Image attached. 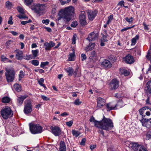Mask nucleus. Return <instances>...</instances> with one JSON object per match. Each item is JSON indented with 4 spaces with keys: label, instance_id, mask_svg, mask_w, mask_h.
<instances>
[{
    "label": "nucleus",
    "instance_id": "obj_35",
    "mask_svg": "<svg viewBox=\"0 0 151 151\" xmlns=\"http://www.w3.org/2000/svg\"><path fill=\"white\" fill-rule=\"evenodd\" d=\"M32 52L33 56L35 57V58L38 55V53L39 52V50L37 49L34 50H32Z\"/></svg>",
    "mask_w": 151,
    "mask_h": 151
},
{
    "label": "nucleus",
    "instance_id": "obj_23",
    "mask_svg": "<svg viewBox=\"0 0 151 151\" xmlns=\"http://www.w3.org/2000/svg\"><path fill=\"white\" fill-rule=\"evenodd\" d=\"M97 38V36L94 32H91L87 38L89 41H93Z\"/></svg>",
    "mask_w": 151,
    "mask_h": 151
},
{
    "label": "nucleus",
    "instance_id": "obj_27",
    "mask_svg": "<svg viewBox=\"0 0 151 151\" xmlns=\"http://www.w3.org/2000/svg\"><path fill=\"white\" fill-rule=\"evenodd\" d=\"M124 104L122 100L118 101L116 104H115V105L116 106V109L117 108H120L124 105Z\"/></svg>",
    "mask_w": 151,
    "mask_h": 151
},
{
    "label": "nucleus",
    "instance_id": "obj_49",
    "mask_svg": "<svg viewBox=\"0 0 151 151\" xmlns=\"http://www.w3.org/2000/svg\"><path fill=\"white\" fill-rule=\"evenodd\" d=\"M5 5L6 7L9 8L12 6V4L10 1H7L6 2Z\"/></svg>",
    "mask_w": 151,
    "mask_h": 151
},
{
    "label": "nucleus",
    "instance_id": "obj_38",
    "mask_svg": "<svg viewBox=\"0 0 151 151\" xmlns=\"http://www.w3.org/2000/svg\"><path fill=\"white\" fill-rule=\"evenodd\" d=\"M31 63L35 66H38L39 64V61L36 60H34L31 61Z\"/></svg>",
    "mask_w": 151,
    "mask_h": 151
},
{
    "label": "nucleus",
    "instance_id": "obj_19",
    "mask_svg": "<svg viewBox=\"0 0 151 151\" xmlns=\"http://www.w3.org/2000/svg\"><path fill=\"white\" fill-rule=\"evenodd\" d=\"M106 106L107 111H109L112 110L116 109L115 104H114L110 102L107 103L106 104Z\"/></svg>",
    "mask_w": 151,
    "mask_h": 151
},
{
    "label": "nucleus",
    "instance_id": "obj_5",
    "mask_svg": "<svg viewBox=\"0 0 151 151\" xmlns=\"http://www.w3.org/2000/svg\"><path fill=\"white\" fill-rule=\"evenodd\" d=\"M5 76L8 82H11L13 81L15 75V72L12 68H6Z\"/></svg>",
    "mask_w": 151,
    "mask_h": 151
},
{
    "label": "nucleus",
    "instance_id": "obj_43",
    "mask_svg": "<svg viewBox=\"0 0 151 151\" xmlns=\"http://www.w3.org/2000/svg\"><path fill=\"white\" fill-rule=\"evenodd\" d=\"M134 25H133L132 26L129 27H127L126 28H125L123 29H122L121 30V31L122 32H123L124 31H126L128 29H130L132 28H133L134 27Z\"/></svg>",
    "mask_w": 151,
    "mask_h": 151
},
{
    "label": "nucleus",
    "instance_id": "obj_32",
    "mask_svg": "<svg viewBox=\"0 0 151 151\" xmlns=\"http://www.w3.org/2000/svg\"><path fill=\"white\" fill-rule=\"evenodd\" d=\"M72 134L73 136H75L76 137H78L80 134L81 132L75 130H73L72 131Z\"/></svg>",
    "mask_w": 151,
    "mask_h": 151
},
{
    "label": "nucleus",
    "instance_id": "obj_28",
    "mask_svg": "<svg viewBox=\"0 0 151 151\" xmlns=\"http://www.w3.org/2000/svg\"><path fill=\"white\" fill-rule=\"evenodd\" d=\"M119 72L121 74H123L125 76H127L129 74V72L128 71L123 69H120Z\"/></svg>",
    "mask_w": 151,
    "mask_h": 151
},
{
    "label": "nucleus",
    "instance_id": "obj_63",
    "mask_svg": "<svg viewBox=\"0 0 151 151\" xmlns=\"http://www.w3.org/2000/svg\"><path fill=\"white\" fill-rule=\"evenodd\" d=\"M13 42V41L12 40H9L8 41H7L6 42V44L7 45H9L10 44L12 43Z\"/></svg>",
    "mask_w": 151,
    "mask_h": 151
},
{
    "label": "nucleus",
    "instance_id": "obj_24",
    "mask_svg": "<svg viewBox=\"0 0 151 151\" xmlns=\"http://www.w3.org/2000/svg\"><path fill=\"white\" fill-rule=\"evenodd\" d=\"M95 45V44L94 43L91 42L85 48V50L87 52L92 50L94 49Z\"/></svg>",
    "mask_w": 151,
    "mask_h": 151
},
{
    "label": "nucleus",
    "instance_id": "obj_25",
    "mask_svg": "<svg viewBox=\"0 0 151 151\" xmlns=\"http://www.w3.org/2000/svg\"><path fill=\"white\" fill-rule=\"evenodd\" d=\"M59 150L60 151H66V146L64 142L61 141L60 142Z\"/></svg>",
    "mask_w": 151,
    "mask_h": 151
},
{
    "label": "nucleus",
    "instance_id": "obj_18",
    "mask_svg": "<svg viewBox=\"0 0 151 151\" xmlns=\"http://www.w3.org/2000/svg\"><path fill=\"white\" fill-rule=\"evenodd\" d=\"M111 64L107 60L105 59L101 63V65L102 67L106 68H109L111 67Z\"/></svg>",
    "mask_w": 151,
    "mask_h": 151
},
{
    "label": "nucleus",
    "instance_id": "obj_33",
    "mask_svg": "<svg viewBox=\"0 0 151 151\" xmlns=\"http://www.w3.org/2000/svg\"><path fill=\"white\" fill-rule=\"evenodd\" d=\"M14 87L15 90L18 92H19L21 90L20 86L18 84H16L14 85Z\"/></svg>",
    "mask_w": 151,
    "mask_h": 151
},
{
    "label": "nucleus",
    "instance_id": "obj_30",
    "mask_svg": "<svg viewBox=\"0 0 151 151\" xmlns=\"http://www.w3.org/2000/svg\"><path fill=\"white\" fill-rule=\"evenodd\" d=\"M139 39V36L138 35H136L131 40L132 45H134L137 42V40Z\"/></svg>",
    "mask_w": 151,
    "mask_h": 151
},
{
    "label": "nucleus",
    "instance_id": "obj_55",
    "mask_svg": "<svg viewBox=\"0 0 151 151\" xmlns=\"http://www.w3.org/2000/svg\"><path fill=\"white\" fill-rule=\"evenodd\" d=\"M12 16H11L9 18V20L8 22V23L9 24H12L13 23V22L12 21Z\"/></svg>",
    "mask_w": 151,
    "mask_h": 151
},
{
    "label": "nucleus",
    "instance_id": "obj_16",
    "mask_svg": "<svg viewBox=\"0 0 151 151\" xmlns=\"http://www.w3.org/2000/svg\"><path fill=\"white\" fill-rule=\"evenodd\" d=\"M145 91L148 96L151 94V80L148 81L146 83Z\"/></svg>",
    "mask_w": 151,
    "mask_h": 151
},
{
    "label": "nucleus",
    "instance_id": "obj_48",
    "mask_svg": "<svg viewBox=\"0 0 151 151\" xmlns=\"http://www.w3.org/2000/svg\"><path fill=\"white\" fill-rule=\"evenodd\" d=\"M81 58L82 61H83L86 59L87 57L85 54L82 53L81 55Z\"/></svg>",
    "mask_w": 151,
    "mask_h": 151
},
{
    "label": "nucleus",
    "instance_id": "obj_60",
    "mask_svg": "<svg viewBox=\"0 0 151 151\" xmlns=\"http://www.w3.org/2000/svg\"><path fill=\"white\" fill-rule=\"evenodd\" d=\"M78 69L79 68L78 67H77L76 68L75 71L73 73V74H74L75 77L76 76H77V75L78 74Z\"/></svg>",
    "mask_w": 151,
    "mask_h": 151
},
{
    "label": "nucleus",
    "instance_id": "obj_46",
    "mask_svg": "<svg viewBox=\"0 0 151 151\" xmlns=\"http://www.w3.org/2000/svg\"><path fill=\"white\" fill-rule=\"evenodd\" d=\"M125 20L129 23H131L133 21V18L131 17L129 19L128 17H126L125 18Z\"/></svg>",
    "mask_w": 151,
    "mask_h": 151
},
{
    "label": "nucleus",
    "instance_id": "obj_34",
    "mask_svg": "<svg viewBox=\"0 0 151 151\" xmlns=\"http://www.w3.org/2000/svg\"><path fill=\"white\" fill-rule=\"evenodd\" d=\"M145 116H143V115L139 114L137 116V118L139 121H140L142 123V122L145 119Z\"/></svg>",
    "mask_w": 151,
    "mask_h": 151
},
{
    "label": "nucleus",
    "instance_id": "obj_15",
    "mask_svg": "<svg viewBox=\"0 0 151 151\" xmlns=\"http://www.w3.org/2000/svg\"><path fill=\"white\" fill-rule=\"evenodd\" d=\"M106 100L104 99L99 97L97 99V106L99 108H102L105 104Z\"/></svg>",
    "mask_w": 151,
    "mask_h": 151
},
{
    "label": "nucleus",
    "instance_id": "obj_21",
    "mask_svg": "<svg viewBox=\"0 0 151 151\" xmlns=\"http://www.w3.org/2000/svg\"><path fill=\"white\" fill-rule=\"evenodd\" d=\"M15 52L17 53L16 55V59L18 60H21L23 57V52L18 49L15 50Z\"/></svg>",
    "mask_w": 151,
    "mask_h": 151
},
{
    "label": "nucleus",
    "instance_id": "obj_41",
    "mask_svg": "<svg viewBox=\"0 0 151 151\" xmlns=\"http://www.w3.org/2000/svg\"><path fill=\"white\" fill-rule=\"evenodd\" d=\"M146 107H144L141 108L139 110V114L143 115L144 112V110L146 109Z\"/></svg>",
    "mask_w": 151,
    "mask_h": 151
},
{
    "label": "nucleus",
    "instance_id": "obj_2",
    "mask_svg": "<svg viewBox=\"0 0 151 151\" xmlns=\"http://www.w3.org/2000/svg\"><path fill=\"white\" fill-rule=\"evenodd\" d=\"M62 12L61 18L65 19L67 21H69L74 15V9L72 6L68 7L63 10Z\"/></svg>",
    "mask_w": 151,
    "mask_h": 151
},
{
    "label": "nucleus",
    "instance_id": "obj_51",
    "mask_svg": "<svg viewBox=\"0 0 151 151\" xmlns=\"http://www.w3.org/2000/svg\"><path fill=\"white\" fill-rule=\"evenodd\" d=\"M108 36V35H103L102 36V39L104 42H107L108 41L107 38V36Z\"/></svg>",
    "mask_w": 151,
    "mask_h": 151
},
{
    "label": "nucleus",
    "instance_id": "obj_40",
    "mask_svg": "<svg viewBox=\"0 0 151 151\" xmlns=\"http://www.w3.org/2000/svg\"><path fill=\"white\" fill-rule=\"evenodd\" d=\"M143 25L144 26V29L145 30H148L150 29L148 27L149 25H147L145 22L143 23Z\"/></svg>",
    "mask_w": 151,
    "mask_h": 151
},
{
    "label": "nucleus",
    "instance_id": "obj_14",
    "mask_svg": "<svg viewBox=\"0 0 151 151\" xmlns=\"http://www.w3.org/2000/svg\"><path fill=\"white\" fill-rule=\"evenodd\" d=\"M87 14L89 19L92 21L96 16L97 12L95 10H88Z\"/></svg>",
    "mask_w": 151,
    "mask_h": 151
},
{
    "label": "nucleus",
    "instance_id": "obj_29",
    "mask_svg": "<svg viewBox=\"0 0 151 151\" xmlns=\"http://www.w3.org/2000/svg\"><path fill=\"white\" fill-rule=\"evenodd\" d=\"M66 72L68 73V75L71 76L73 73V70L71 68H67L66 69Z\"/></svg>",
    "mask_w": 151,
    "mask_h": 151
},
{
    "label": "nucleus",
    "instance_id": "obj_58",
    "mask_svg": "<svg viewBox=\"0 0 151 151\" xmlns=\"http://www.w3.org/2000/svg\"><path fill=\"white\" fill-rule=\"evenodd\" d=\"M86 142V139L85 138H83L80 142V145H84L85 143Z\"/></svg>",
    "mask_w": 151,
    "mask_h": 151
},
{
    "label": "nucleus",
    "instance_id": "obj_37",
    "mask_svg": "<svg viewBox=\"0 0 151 151\" xmlns=\"http://www.w3.org/2000/svg\"><path fill=\"white\" fill-rule=\"evenodd\" d=\"M25 75L24 73L21 70L19 74V81H20L24 77Z\"/></svg>",
    "mask_w": 151,
    "mask_h": 151
},
{
    "label": "nucleus",
    "instance_id": "obj_10",
    "mask_svg": "<svg viewBox=\"0 0 151 151\" xmlns=\"http://www.w3.org/2000/svg\"><path fill=\"white\" fill-rule=\"evenodd\" d=\"M79 22L82 26H84L87 24L86 17L84 12H81L79 17Z\"/></svg>",
    "mask_w": 151,
    "mask_h": 151
},
{
    "label": "nucleus",
    "instance_id": "obj_9",
    "mask_svg": "<svg viewBox=\"0 0 151 151\" xmlns=\"http://www.w3.org/2000/svg\"><path fill=\"white\" fill-rule=\"evenodd\" d=\"M119 86V81L116 79H114L111 81L110 82L109 85V87L111 90H114L117 89Z\"/></svg>",
    "mask_w": 151,
    "mask_h": 151
},
{
    "label": "nucleus",
    "instance_id": "obj_62",
    "mask_svg": "<svg viewBox=\"0 0 151 151\" xmlns=\"http://www.w3.org/2000/svg\"><path fill=\"white\" fill-rule=\"evenodd\" d=\"M124 2L123 1H121L118 4V5L120 6L121 7H122L123 6H124Z\"/></svg>",
    "mask_w": 151,
    "mask_h": 151
},
{
    "label": "nucleus",
    "instance_id": "obj_17",
    "mask_svg": "<svg viewBox=\"0 0 151 151\" xmlns=\"http://www.w3.org/2000/svg\"><path fill=\"white\" fill-rule=\"evenodd\" d=\"M142 125L143 126L147 128L151 127V118L150 119H145L142 122Z\"/></svg>",
    "mask_w": 151,
    "mask_h": 151
},
{
    "label": "nucleus",
    "instance_id": "obj_36",
    "mask_svg": "<svg viewBox=\"0 0 151 151\" xmlns=\"http://www.w3.org/2000/svg\"><path fill=\"white\" fill-rule=\"evenodd\" d=\"M49 64V62L47 61L45 62H41L40 64V67L43 68H44L45 66Z\"/></svg>",
    "mask_w": 151,
    "mask_h": 151
},
{
    "label": "nucleus",
    "instance_id": "obj_6",
    "mask_svg": "<svg viewBox=\"0 0 151 151\" xmlns=\"http://www.w3.org/2000/svg\"><path fill=\"white\" fill-rule=\"evenodd\" d=\"M24 107L23 111L26 114L31 112L32 111V106L30 99L26 100L24 102Z\"/></svg>",
    "mask_w": 151,
    "mask_h": 151
},
{
    "label": "nucleus",
    "instance_id": "obj_31",
    "mask_svg": "<svg viewBox=\"0 0 151 151\" xmlns=\"http://www.w3.org/2000/svg\"><path fill=\"white\" fill-rule=\"evenodd\" d=\"M10 100V99L7 96L4 97L2 99V102L4 103H8Z\"/></svg>",
    "mask_w": 151,
    "mask_h": 151
},
{
    "label": "nucleus",
    "instance_id": "obj_7",
    "mask_svg": "<svg viewBox=\"0 0 151 151\" xmlns=\"http://www.w3.org/2000/svg\"><path fill=\"white\" fill-rule=\"evenodd\" d=\"M126 142L130 144L129 147H131L134 151H148L144 146L139 145L137 143H131L129 141H127Z\"/></svg>",
    "mask_w": 151,
    "mask_h": 151
},
{
    "label": "nucleus",
    "instance_id": "obj_11",
    "mask_svg": "<svg viewBox=\"0 0 151 151\" xmlns=\"http://www.w3.org/2000/svg\"><path fill=\"white\" fill-rule=\"evenodd\" d=\"M50 130L52 133L55 136H59L61 134V130L60 128L57 126H51Z\"/></svg>",
    "mask_w": 151,
    "mask_h": 151
},
{
    "label": "nucleus",
    "instance_id": "obj_54",
    "mask_svg": "<svg viewBox=\"0 0 151 151\" xmlns=\"http://www.w3.org/2000/svg\"><path fill=\"white\" fill-rule=\"evenodd\" d=\"M73 124V121L72 120H71L66 122V125L69 127H70Z\"/></svg>",
    "mask_w": 151,
    "mask_h": 151
},
{
    "label": "nucleus",
    "instance_id": "obj_64",
    "mask_svg": "<svg viewBox=\"0 0 151 151\" xmlns=\"http://www.w3.org/2000/svg\"><path fill=\"white\" fill-rule=\"evenodd\" d=\"M96 145H91L90 146V149L91 150H93L94 148H95L96 147Z\"/></svg>",
    "mask_w": 151,
    "mask_h": 151
},
{
    "label": "nucleus",
    "instance_id": "obj_52",
    "mask_svg": "<svg viewBox=\"0 0 151 151\" xmlns=\"http://www.w3.org/2000/svg\"><path fill=\"white\" fill-rule=\"evenodd\" d=\"M49 22V20L48 19H43L42 21V23L46 25H47Z\"/></svg>",
    "mask_w": 151,
    "mask_h": 151
},
{
    "label": "nucleus",
    "instance_id": "obj_53",
    "mask_svg": "<svg viewBox=\"0 0 151 151\" xmlns=\"http://www.w3.org/2000/svg\"><path fill=\"white\" fill-rule=\"evenodd\" d=\"M78 25L77 22L76 21L73 22L71 24V26L73 27H75Z\"/></svg>",
    "mask_w": 151,
    "mask_h": 151
},
{
    "label": "nucleus",
    "instance_id": "obj_59",
    "mask_svg": "<svg viewBox=\"0 0 151 151\" xmlns=\"http://www.w3.org/2000/svg\"><path fill=\"white\" fill-rule=\"evenodd\" d=\"M76 42V37L74 35L72 39V43L73 44H75Z\"/></svg>",
    "mask_w": 151,
    "mask_h": 151
},
{
    "label": "nucleus",
    "instance_id": "obj_1",
    "mask_svg": "<svg viewBox=\"0 0 151 151\" xmlns=\"http://www.w3.org/2000/svg\"><path fill=\"white\" fill-rule=\"evenodd\" d=\"M94 123L95 127L106 131L111 130L114 126L112 121L109 118H106L104 115L101 121H96Z\"/></svg>",
    "mask_w": 151,
    "mask_h": 151
},
{
    "label": "nucleus",
    "instance_id": "obj_56",
    "mask_svg": "<svg viewBox=\"0 0 151 151\" xmlns=\"http://www.w3.org/2000/svg\"><path fill=\"white\" fill-rule=\"evenodd\" d=\"M41 98L44 101H47L50 100L49 98H47L46 96L44 95H41Z\"/></svg>",
    "mask_w": 151,
    "mask_h": 151
},
{
    "label": "nucleus",
    "instance_id": "obj_8",
    "mask_svg": "<svg viewBox=\"0 0 151 151\" xmlns=\"http://www.w3.org/2000/svg\"><path fill=\"white\" fill-rule=\"evenodd\" d=\"M46 8L45 4H38L32 6L31 9L37 14H40Z\"/></svg>",
    "mask_w": 151,
    "mask_h": 151
},
{
    "label": "nucleus",
    "instance_id": "obj_42",
    "mask_svg": "<svg viewBox=\"0 0 151 151\" xmlns=\"http://www.w3.org/2000/svg\"><path fill=\"white\" fill-rule=\"evenodd\" d=\"M60 1L61 4L64 5L69 2L70 1V0H60Z\"/></svg>",
    "mask_w": 151,
    "mask_h": 151
},
{
    "label": "nucleus",
    "instance_id": "obj_22",
    "mask_svg": "<svg viewBox=\"0 0 151 151\" xmlns=\"http://www.w3.org/2000/svg\"><path fill=\"white\" fill-rule=\"evenodd\" d=\"M97 59L96 53L94 51H92L90 52L89 59L91 62L95 61Z\"/></svg>",
    "mask_w": 151,
    "mask_h": 151
},
{
    "label": "nucleus",
    "instance_id": "obj_20",
    "mask_svg": "<svg viewBox=\"0 0 151 151\" xmlns=\"http://www.w3.org/2000/svg\"><path fill=\"white\" fill-rule=\"evenodd\" d=\"M28 97L27 95L21 96L18 97L17 99V102L19 105H21L23 103L24 100Z\"/></svg>",
    "mask_w": 151,
    "mask_h": 151
},
{
    "label": "nucleus",
    "instance_id": "obj_3",
    "mask_svg": "<svg viewBox=\"0 0 151 151\" xmlns=\"http://www.w3.org/2000/svg\"><path fill=\"white\" fill-rule=\"evenodd\" d=\"M1 114L2 118L5 119H7L12 116L13 111L11 108L8 106L4 107L1 111Z\"/></svg>",
    "mask_w": 151,
    "mask_h": 151
},
{
    "label": "nucleus",
    "instance_id": "obj_45",
    "mask_svg": "<svg viewBox=\"0 0 151 151\" xmlns=\"http://www.w3.org/2000/svg\"><path fill=\"white\" fill-rule=\"evenodd\" d=\"M24 59L27 60H29L32 59V55H26L24 57Z\"/></svg>",
    "mask_w": 151,
    "mask_h": 151
},
{
    "label": "nucleus",
    "instance_id": "obj_13",
    "mask_svg": "<svg viewBox=\"0 0 151 151\" xmlns=\"http://www.w3.org/2000/svg\"><path fill=\"white\" fill-rule=\"evenodd\" d=\"M55 44L52 41H50L49 42H45L44 45V47L46 50H50L51 48L53 47Z\"/></svg>",
    "mask_w": 151,
    "mask_h": 151
},
{
    "label": "nucleus",
    "instance_id": "obj_39",
    "mask_svg": "<svg viewBox=\"0 0 151 151\" xmlns=\"http://www.w3.org/2000/svg\"><path fill=\"white\" fill-rule=\"evenodd\" d=\"M33 0H25L24 3L27 6H29L33 2Z\"/></svg>",
    "mask_w": 151,
    "mask_h": 151
},
{
    "label": "nucleus",
    "instance_id": "obj_4",
    "mask_svg": "<svg viewBox=\"0 0 151 151\" xmlns=\"http://www.w3.org/2000/svg\"><path fill=\"white\" fill-rule=\"evenodd\" d=\"M29 127L30 132L32 134L40 133L42 131V128L38 124L30 123L29 124Z\"/></svg>",
    "mask_w": 151,
    "mask_h": 151
},
{
    "label": "nucleus",
    "instance_id": "obj_57",
    "mask_svg": "<svg viewBox=\"0 0 151 151\" xmlns=\"http://www.w3.org/2000/svg\"><path fill=\"white\" fill-rule=\"evenodd\" d=\"M44 79L43 78H41L40 79V80L38 81V83L40 86L43 84V83L44 82Z\"/></svg>",
    "mask_w": 151,
    "mask_h": 151
},
{
    "label": "nucleus",
    "instance_id": "obj_50",
    "mask_svg": "<svg viewBox=\"0 0 151 151\" xmlns=\"http://www.w3.org/2000/svg\"><path fill=\"white\" fill-rule=\"evenodd\" d=\"M146 57L148 60H151V53L147 52Z\"/></svg>",
    "mask_w": 151,
    "mask_h": 151
},
{
    "label": "nucleus",
    "instance_id": "obj_47",
    "mask_svg": "<svg viewBox=\"0 0 151 151\" xmlns=\"http://www.w3.org/2000/svg\"><path fill=\"white\" fill-rule=\"evenodd\" d=\"M74 103L76 105H79L81 103V102L80 101L79 99H77L75 100Z\"/></svg>",
    "mask_w": 151,
    "mask_h": 151
},
{
    "label": "nucleus",
    "instance_id": "obj_26",
    "mask_svg": "<svg viewBox=\"0 0 151 151\" xmlns=\"http://www.w3.org/2000/svg\"><path fill=\"white\" fill-rule=\"evenodd\" d=\"M72 53H70L69 55L68 60L70 61H73L75 60V50L74 49L72 50Z\"/></svg>",
    "mask_w": 151,
    "mask_h": 151
},
{
    "label": "nucleus",
    "instance_id": "obj_44",
    "mask_svg": "<svg viewBox=\"0 0 151 151\" xmlns=\"http://www.w3.org/2000/svg\"><path fill=\"white\" fill-rule=\"evenodd\" d=\"M17 10L21 14H24V11L23 9L20 6L18 7L17 8Z\"/></svg>",
    "mask_w": 151,
    "mask_h": 151
},
{
    "label": "nucleus",
    "instance_id": "obj_61",
    "mask_svg": "<svg viewBox=\"0 0 151 151\" xmlns=\"http://www.w3.org/2000/svg\"><path fill=\"white\" fill-rule=\"evenodd\" d=\"M17 16L19 19H24L26 17L25 16L22 15L21 14L17 15Z\"/></svg>",
    "mask_w": 151,
    "mask_h": 151
},
{
    "label": "nucleus",
    "instance_id": "obj_12",
    "mask_svg": "<svg viewBox=\"0 0 151 151\" xmlns=\"http://www.w3.org/2000/svg\"><path fill=\"white\" fill-rule=\"evenodd\" d=\"M123 60L128 64L133 63L134 62V60L133 57L129 54L126 55L123 59Z\"/></svg>",
    "mask_w": 151,
    "mask_h": 151
}]
</instances>
